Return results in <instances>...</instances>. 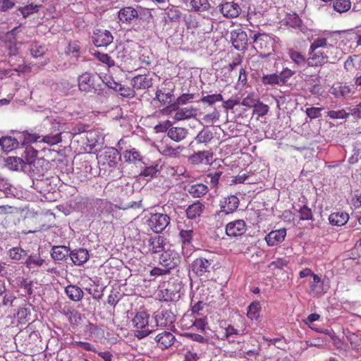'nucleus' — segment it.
<instances>
[{"label":"nucleus","mask_w":361,"mask_h":361,"mask_svg":"<svg viewBox=\"0 0 361 361\" xmlns=\"http://www.w3.org/2000/svg\"><path fill=\"white\" fill-rule=\"evenodd\" d=\"M120 159L119 152L114 147L106 148L97 156L99 164L104 168H116Z\"/></svg>","instance_id":"nucleus-4"},{"label":"nucleus","mask_w":361,"mask_h":361,"mask_svg":"<svg viewBox=\"0 0 361 361\" xmlns=\"http://www.w3.org/2000/svg\"><path fill=\"white\" fill-rule=\"evenodd\" d=\"M288 54L292 61L299 68H303L305 66L306 68L303 69V75H308V58L307 59L305 55L301 52L294 49H289Z\"/></svg>","instance_id":"nucleus-20"},{"label":"nucleus","mask_w":361,"mask_h":361,"mask_svg":"<svg viewBox=\"0 0 361 361\" xmlns=\"http://www.w3.org/2000/svg\"><path fill=\"white\" fill-rule=\"evenodd\" d=\"M149 319V314L146 312L135 314L132 320L133 326L136 329L134 333L135 337L142 339L152 333V331L148 329Z\"/></svg>","instance_id":"nucleus-2"},{"label":"nucleus","mask_w":361,"mask_h":361,"mask_svg":"<svg viewBox=\"0 0 361 361\" xmlns=\"http://www.w3.org/2000/svg\"><path fill=\"white\" fill-rule=\"evenodd\" d=\"M249 332L247 326L245 325L243 328H235L232 325H228L225 328L224 337L228 338L230 336L233 335L243 336L247 334Z\"/></svg>","instance_id":"nucleus-40"},{"label":"nucleus","mask_w":361,"mask_h":361,"mask_svg":"<svg viewBox=\"0 0 361 361\" xmlns=\"http://www.w3.org/2000/svg\"><path fill=\"white\" fill-rule=\"evenodd\" d=\"M164 239L162 236L157 235L144 240V249L146 253L156 254L164 250Z\"/></svg>","instance_id":"nucleus-13"},{"label":"nucleus","mask_w":361,"mask_h":361,"mask_svg":"<svg viewBox=\"0 0 361 361\" xmlns=\"http://www.w3.org/2000/svg\"><path fill=\"white\" fill-rule=\"evenodd\" d=\"M334 92H332L336 97H348L351 93V88L347 85H338L333 88Z\"/></svg>","instance_id":"nucleus-52"},{"label":"nucleus","mask_w":361,"mask_h":361,"mask_svg":"<svg viewBox=\"0 0 361 361\" xmlns=\"http://www.w3.org/2000/svg\"><path fill=\"white\" fill-rule=\"evenodd\" d=\"M16 142L11 137H4L0 139V145L3 150L10 152L15 148Z\"/></svg>","instance_id":"nucleus-53"},{"label":"nucleus","mask_w":361,"mask_h":361,"mask_svg":"<svg viewBox=\"0 0 361 361\" xmlns=\"http://www.w3.org/2000/svg\"><path fill=\"white\" fill-rule=\"evenodd\" d=\"M219 11L224 17L234 18L240 15L241 8L238 4L234 1H226L219 6Z\"/></svg>","instance_id":"nucleus-19"},{"label":"nucleus","mask_w":361,"mask_h":361,"mask_svg":"<svg viewBox=\"0 0 361 361\" xmlns=\"http://www.w3.org/2000/svg\"><path fill=\"white\" fill-rule=\"evenodd\" d=\"M188 192L194 197H201L208 192V188L202 183L195 184L190 187Z\"/></svg>","instance_id":"nucleus-39"},{"label":"nucleus","mask_w":361,"mask_h":361,"mask_svg":"<svg viewBox=\"0 0 361 361\" xmlns=\"http://www.w3.org/2000/svg\"><path fill=\"white\" fill-rule=\"evenodd\" d=\"M286 235V228L271 231L265 236V240L269 246H274L282 243Z\"/></svg>","instance_id":"nucleus-25"},{"label":"nucleus","mask_w":361,"mask_h":361,"mask_svg":"<svg viewBox=\"0 0 361 361\" xmlns=\"http://www.w3.org/2000/svg\"><path fill=\"white\" fill-rule=\"evenodd\" d=\"M212 133L209 130H201L196 137V140L200 143H206L212 139Z\"/></svg>","instance_id":"nucleus-62"},{"label":"nucleus","mask_w":361,"mask_h":361,"mask_svg":"<svg viewBox=\"0 0 361 361\" xmlns=\"http://www.w3.org/2000/svg\"><path fill=\"white\" fill-rule=\"evenodd\" d=\"M180 262V257L174 250L168 249L163 252L159 257V264L169 271L176 268Z\"/></svg>","instance_id":"nucleus-7"},{"label":"nucleus","mask_w":361,"mask_h":361,"mask_svg":"<svg viewBox=\"0 0 361 361\" xmlns=\"http://www.w3.org/2000/svg\"><path fill=\"white\" fill-rule=\"evenodd\" d=\"M171 221L170 217L162 213L152 214L149 220L148 226L157 233H161L169 225Z\"/></svg>","instance_id":"nucleus-5"},{"label":"nucleus","mask_w":361,"mask_h":361,"mask_svg":"<svg viewBox=\"0 0 361 361\" xmlns=\"http://www.w3.org/2000/svg\"><path fill=\"white\" fill-rule=\"evenodd\" d=\"M261 305L259 301L251 302L247 308V317L252 321H257L261 312Z\"/></svg>","instance_id":"nucleus-36"},{"label":"nucleus","mask_w":361,"mask_h":361,"mask_svg":"<svg viewBox=\"0 0 361 361\" xmlns=\"http://www.w3.org/2000/svg\"><path fill=\"white\" fill-rule=\"evenodd\" d=\"M41 6V4H34L32 3L24 6L19 7L18 11L23 15V18H27L35 13H37Z\"/></svg>","instance_id":"nucleus-45"},{"label":"nucleus","mask_w":361,"mask_h":361,"mask_svg":"<svg viewBox=\"0 0 361 361\" xmlns=\"http://www.w3.org/2000/svg\"><path fill=\"white\" fill-rule=\"evenodd\" d=\"M259 99L256 97L253 92H252L248 94L247 96L243 99L241 104L246 107L254 108L257 102H259Z\"/></svg>","instance_id":"nucleus-58"},{"label":"nucleus","mask_w":361,"mask_h":361,"mask_svg":"<svg viewBox=\"0 0 361 361\" xmlns=\"http://www.w3.org/2000/svg\"><path fill=\"white\" fill-rule=\"evenodd\" d=\"M116 57L120 63L119 67L123 71L131 73L139 68L137 60L130 56L126 49L118 51Z\"/></svg>","instance_id":"nucleus-9"},{"label":"nucleus","mask_w":361,"mask_h":361,"mask_svg":"<svg viewBox=\"0 0 361 361\" xmlns=\"http://www.w3.org/2000/svg\"><path fill=\"white\" fill-rule=\"evenodd\" d=\"M117 92H118L120 95L122 97L127 98H133L135 96V91L132 86L129 87L121 84L120 87L117 90Z\"/></svg>","instance_id":"nucleus-54"},{"label":"nucleus","mask_w":361,"mask_h":361,"mask_svg":"<svg viewBox=\"0 0 361 361\" xmlns=\"http://www.w3.org/2000/svg\"><path fill=\"white\" fill-rule=\"evenodd\" d=\"M178 239L181 243L182 245H190L192 243V240L194 237V230L192 225H181L178 226Z\"/></svg>","instance_id":"nucleus-24"},{"label":"nucleus","mask_w":361,"mask_h":361,"mask_svg":"<svg viewBox=\"0 0 361 361\" xmlns=\"http://www.w3.org/2000/svg\"><path fill=\"white\" fill-rule=\"evenodd\" d=\"M65 293L68 298L74 302L80 301L83 298V290L75 285H68L65 288Z\"/></svg>","instance_id":"nucleus-31"},{"label":"nucleus","mask_w":361,"mask_h":361,"mask_svg":"<svg viewBox=\"0 0 361 361\" xmlns=\"http://www.w3.org/2000/svg\"><path fill=\"white\" fill-rule=\"evenodd\" d=\"M190 5L192 9L197 12L207 11L210 8L208 0H191Z\"/></svg>","instance_id":"nucleus-43"},{"label":"nucleus","mask_w":361,"mask_h":361,"mask_svg":"<svg viewBox=\"0 0 361 361\" xmlns=\"http://www.w3.org/2000/svg\"><path fill=\"white\" fill-rule=\"evenodd\" d=\"M78 87L80 91L90 92L96 91L94 86V76L85 73L78 78Z\"/></svg>","instance_id":"nucleus-23"},{"label":"nucleus","mask_w":361,"mask_h":361,"mask_svg":"<svg viewBox=\"0 0 361 361\" xmlns=\"http://www.w3.org/2000/svg\"><path fill=\"white\" fill-rule=\"evenodd\" d=\"M118 17L122 23L130 24L134 20L138 18L139 13L133 6H126L119 10Z\"/></svg>","instance_id":"nucleus-21"},{"label":"nucleus","mask_w":361,"mask_h":361,"mask_svg":"<svg viewBox=\"0 0 361 361\" xmlns=\"http://www.w3.org/2000/svg\"><path fill=\"white\" fill-rule=\"evenodd\" d=\"M32 281L23 279L20 283V287L24 291L25 295H31L33 293Z\"/></svg>","instance_id":"nucleus-60"},{"label":"nucleus","mask_w":361,"mask_h":361,"mask_svg":"<svg viewBox=\"0 0 361 361\" xmlns=\"http://www.w3.org/2000/svg\"><path fill=\"white\" fill-rule=\"evenodd\" d=\"M61 132L59 130H54L49 134L41 135L42 137V142L48 144L50 146L57 145L61 142Z\"/></svg>","instance_id":"nucleus-38"},{"label":"nucleus","mask_w":361,"mask_h":361,"mask_svg":"<svg viewBox=\"0 0 361 361\" xmlns=\"http://www.w3.org/2000/svg\"><path fill=\"white\" fill-rule=\"evenodd\" d=\"M213 153L209 151H202L194 153L189 158L190 162L193 164L204 163L209 164L212 161Z\"/></svg>","instance_id":"nucleus-28"},{"label":"nucleus","mask_w":361,"mask_h":361,"mask_svg":"<svg viewBox=\"0 0 361 361\" xmlns=\"http://www.w3.org/2000/svg\"><path fill=\"white\" fill-rule=\"evenodd\" d=\"M114 40V37L107 30L96 29L93 32L92 42L97 47H106Z\"/></svg>","instance_id":"nucleus-10"},{"label":"nucleus","mask_w":361,"mask_h":361,"mask_svg":"<svg viewBox=\"0 0 361 361\" xmlns=\"http://www.w3.org/2000/svg\"><path fill=\"white\" fill-rule=\"evenodd\" d=\"M20 43H10L8 45V63L13 67V70L19 73H26L30 71V68L24 64L22 57L18 55Z\"/></svg>","instance_id":"nucleus-3"},{"label":"nucleus","mask_w":361,"mask_h":361,"mask_svg":"<svg viewBox=\"0 0 361 361\" xmlns=\"http://www.w3.org/2000/svg\"><path fill=\"white\" fill-rule=\"evenodd\" d=\"M349 219V215L345 212H336L329 216V221L333 226H341Z\"/></svg>","instance_id":"nucleus-29"},{"label":"nucleus","mask_w":361,"mask_h":361,"mask_svg":"<svg viewBox=\"0 0 361 361\" xmlns=\"http://www.w3.org/2000/svg\"><path fill=\"white\" fill-rule=\"evenodd\" d=\"M222 175L221 171H215L214 173H210L207 175V178H209V181L207 183L212 188H216L219 183V179Z\"/></svg>","instance_id":"nucleus-61"},{"label":"nucleus","mask_w":361,"mask_h":361,"mask_svg":"<svg viewBox=\"0 0 361 361\" xmlns=\"http://www.w3.org/2000/svg\"><path fill=\"white\" fill-rule=\"evenodd\" d=\"M171 97L170 93H166L162 90L156 92V99L163 105L171 102Z\"/></svg>","instance_id":"nucleus-63"},{"label":"nucleus","mask_w":361,"mask_h":361,"mask_svg":"<svg viewBox=\"0 0 361 361\" xmlns=\"http://www.w3.org/2000/svg\"><path fill=\"white\" fill-rule=\"evenodd\" d=\"M262 82L264 85H278L281 82V78L276 73H272L269 75H264L262 78Z\"/></svg>","instance_id":"nucleus-51"},{"label":"nucleus","mask_w":361,"mask_h":361,"mask_svg":"<svg viewBox=\"0 0 361 361\" xmlns=\"http://www.w3.org/2000/svg\"><path fill=\"white\" fill-rule=\"evenodd\" d=\"M299 219L302 221L312 220L313 214L312 209L306 205L301 207L299 210Z\"/></svg>","instance_id":"nucleus-56"},{"label":"nucleus","mask_w":361,"mask_h":361,"mask_svg":"<svg viewBox=\"0 0 361 361\" xmlns=\"http://www.w3.org/2000/svg\"><path fill=\"white\" fill-rule=\"evenodd\" d=\"M220 113L216 109H214V110L205 114L203 118V122L207 126H212L214 123L217 121L219 119Z\"/></svg>","instance_id":"nucleus-50"},{"label":"nucleus","mask_w":361,"mask_h":361,"mask_svg":"<svg viewBox=\"0 0 361 361\" xmlns=\"http://www.w3.org/2000/svg\"><path fill=\"white\" fill-rule=\"evenodd\" d=\"M154 340L157 347L164 350L171 346L174 343L176 338L171 332L164 331L158 334Z\"/></svg>","instance_id":"nucleus-22"},{"label":"nucleus","mask_w":361,"mask_h":361,"mask_svg":"<svg viewBox=\"0 0 361 361\" xmlns=\"http://www.w3.org/2000/svg\"><path fill=\"white\" fill-rule=\"evenodd\" d=\"M253 43L255 49L261 54H269L272 49V38L267 34L258 33L254 35Z\"/></svg>","instance_id":"nucleus-8"},{"label":"nucleus","mask_w":361,"mask_h":361,"mask_svg":"<svg viewBox=\"0 0 361 361\" xmlns=\"http://www.w3.org/2000/svg\"><path fill=\"white\" fill-rule=\"evenodd\" d=\"M350 349L356 354L361 355V335L349 333L346 336Z\"/></svg>","instance_id":"nucleus-33"},{"label":"nucleus","mask_w":361,"mask_h":361,"mask_svg":"<svg viewBox=\"0 0 361 361\" xmlns=\"http://www.w3.org/2000/svg\"><path fill=\"white\" fill-rule=\"evenodd\" d=\"M166 14L170 21L176 22L180 18L181 12L177 6L171 5L167 7Z\"/></svg>","instance_id":"nucleus-48"},{"label":"nucleus","mask_w":361,"mask_h":361,"mask_svg":"<svg viewBox=\"0 0 361 361\" xmlns=\"http://www.w3.org/2000/svg\"><path fill=\"white\" fill-rule=\"evenodd\" d=\"M338 47L328 43L324 37L314 39L308 51V66L319 68L327 63H334L337 60Z\"/></svg>","instance_id":"nucleus-1"},{"label":"nucleus","mask_w":361,"mask_h":361,"mask_svg":"<svg viewBox=\"0 0 361 361\" xmlns=\"http://www.w3.org/2000/svg\"><path fill=\"white\" fill-rule=\"evenodd\" d=\"M123 156L125 161L129 164H136L142 159L141 154L135 148L124 151Z\"/></svg>","instance_id":"nucleus-37"},{"label":"nucleus","mask_w":361,"mask_h":361,"mask_svg":"<svg viewBox=\"0 0 361 361\" xmlns=\"http://www.w3.org/2000/svg\"><path fill=\"white\" fill-rule=\"evenodd\" d=\"M195 322V315L194 314L186 313L180 320V325L183 329H190L194 326Z\"/></svg>","instance_id":"nucleus-46"},{"label":"nucleus","mask_w":361,"mask_h":361,"mask_svg":"<svg viewBox=\"0 0 361 361\" xmlns=\"http://www.w3.org/2000/svg\"><path fill=\"white\" fill-rule=\"evenodd\" d=\"M288 264V261L285 258H277L276 260L272 261L269 265L268 267L271 269H281L283 267H286Z\"/></svg>","instance_id":"nucleus-64"},{"label":"nucleus","mask_w":361,"mask_h":361,"mask_svg":"<svg viewBox=\"0 0 361 361\" xmlns=\"http://www.w3.org/2000/svg\"><path fill=\"white\" fill-rule=\"evenodd\" d=\"M70 257L75 265H82L89 259V252L85 248L74 250L70 252Z\"/></svg>","instance_id":"nucleus-27"},{"label":"nucleus","mask_w":361,"mask_h":361,"mask_svg":"<svg viewBox=\"0 0 361 361\" xmlns=\"http://www.w3.org/2000/svg\"><path fill=\"white\" fill-rule=\"evenodd\" d=\"M173 111H176L173 119L176 121L190 118L196 115V110L195 109L191 107L179 109L176 104H173L166 108H164L161 110V113L164 115H169Z\"/></svg>","instance_id":"nucleus-6"},{"label":"nucleus","mask_w":361,"mask_h":361,"mask_svg":"<svg viewBox=\"0 0 361 361\" xmlns=\"http://www.w3.org/2000/svg\"><path fill=\"white\" fill-rule=\"evenodd\" d=\"M70 250L66 246H54L51 249V257L54 260L62 261L70 255Z\"/></svg>","instance_id":"nucleus-35"},{"label":"nucleus","mask_w":361,"mask_h":361,"mask_svg":"<svg viewBox=\"0 0 361 361\" xmlns=\"http://www.w3.org/2000/svg\"><path fill=\"white\" fill-rule=\"evenodd\" d=\"M247 230L244 220L238 219L229 222L226 226V233L228 236L237 237L243 235Z\"/></svg>","instance_id":"nucleus-18"},{"label":"nucleus","mask_w":361,"mask_h":361,"mask_svg":"<svg viewBox=\"0 0 361 361\" xmlns=\"http://www.w3.org/2000/svg\"><path fill=\"white\" fill-rule=\"evenodd\" d=\"M204 209V205L200 201H196L187 208V218L189 219H195L201 216Z\"/></svg>","instance_id":"nucleus-30"},{"label":"nucleus","mask_w":361,"mask_h":361,"mask_svg":"<svg viewBox=\"0 0 361 361\" xmlns=\"http://www.w3.org/2000/svg\"><path fill=\"white\" fill-rule=\"evenodd\" d=\"M352 6L350 0H335L333 2V8L334 11L339 13L348 11Z\"/></svg>","instance_id":"nucleus-42"},{"label":"nucleus","mask_w":361,"mask_h":361,"mask_svg":"<svg viewBox=\"0 0 361 361\" xmlns=\"http://www.w3.org/2000/svg\"><path fill=\"white\" fill-rule=\"evenodd\" d=\"M285 24L293 28H299L301 27L302 20L295 13H288L285 18Z\"/></svg>","instance_id":"nucleus-44"},{"label":"nucleus","mask_w":361,"mask_h":361,"mask_svg":"<svg viewBox=\"0 0 361 361\" xmlns=\"http://www.w3.org/2000/svg\"><path fill=\"white\" fill-rule=\"evenodd\" d=\"M153 79L149 73L140 74L131 79L130 85L136 90H145L152 86Z\"/></svg>","instance_id":"nucleus-16"},{"label":"nucleus","mask_w":361,"mask_h":361,"mask_svg":"<svg viewBox=\"0 0 361 361\" xmlns=\"http://www.w3.org/2000/svg\"><path fill=\"white\" fill-rule=\"evenodd\" d=\"M30 51L34 58H38L44 56L47 51V48L39 42L34 41L30 44Z\"/></svg>","instance_id":"nucleus-41"},{"label":"nucleus","mask_w":361,"mask_h":361,"mask_svg":"<svg viewBox=\"0 0 361 361\" xmlns=\"http://www.w3.org/2000/svg\"><path fill=\"white\" fill-rule=\"evenodd\" d=\"M44 262V260L40 257L33 258L30 257L26 259L25 265L31 269L42 266Z\"/></svg>","instance_id":"nucleus-59"},{"label":"nucleus","mask_w":361,"mask_h":361,"mask_svg":"<svg viewBox=\"0 0 361 361\" xmlns=\"http://www.w3.org/2000/svg\"><path fill=\"white\" fill-rule=\"evenodd\" d=\"M312 278L313 280L309 285V293L313 297H320L326 293V290L322 288L323 282L317 274H314Z\"/></svg>","instance_id":"nucleus-26"},{"label":"nucleus","mask_w":361,"mask_h":361,"mask_svg":"<svg viewBox=\"0 0 361 361\" xmlns=\"http://www.w3.org/2000/svg\"><path fill=\"white\" fill-rule=\"evenodd\" d=\"M36 162H25L21 158L17 157H9L6 159V167L11 171H25L27 169H31L32 166H35Z\"/></svg>","instance_id":"nucleus-17"},{"label":"nucleus","mask_w":361,"mask_h":361,"mask_svg":"<svg viewBox=\"0 0 361 361\" xmlns=\"http://www.w3.org/2000/svg\"><path fill=\"white\" fill-rule=\"evenodd\" d=\"M231 40L235 49L243 50L247 44V33L241 28L235 29L231 32Z\"/></svg>","instance_id":"nucleus-15"},{"label":"nucleus","mask_w":361,"mask_h":361,"mask_svg":"<svg viewBox=\"0 0 361 361\" xmlns=\"http://www.w3.org/2000/svg\"><path fill=\"white\" fill-rule=\"evenodd\" d=\"M154 318L157 326L163 328L173 327V323L176 321V315L173 312L165 309L158 312Z\"/></svg>","instance_id":"nucleus-12"},{"label":"nucleus","mask_w":361,"mask_h":361,"mask_svg":"<svg viewBox=\"0 0 361 361\" xmlns=\"http://www.w3.org/2000/svg\"><path fill=\"white\" fill-rule=\"evenodd\" d=\"M167 134L172 140L178 142L186 137L188 130L184 128L171 127Z\"/></svg>","instance_id":"nucleus-34"},{"label":"nucleus","mask_w":361,"mask_h":361,"mask_svg":"<svg viewBox=\"0 0 361 361\" xmlns=\"http://www.w3.org/2000/svg\"><path fill=\"white\" fill-rule=\"evenodd\" d=\"M223 101V96L221 94H213L204 96L201 98V102L209 105H212L217 102Z\"/></svg>","instance_id":"nucleus-57"},{"label":"nucleus","mask_w":361,"mask_h":361,"mask_svg":"<svg viewBox=\"0 0 361 361\" xmlns=\"http://www.w3.org/2000/svg\"><path fill=\"white\" fill-rule=\"evenodd\" d=\"M180 149L181 147L180 146L176 148H173L162 142L159 146V150L164 156L172 157L176 156L178 153H179V149Z\"/></svg>","instance_id":"nucleus-49"},{"label":"nucleus","mask_w":361,"mask_h":361,"mask_svg":"<svg viewBox=\"0 0 361 361\" xmlns=\"http://www.w3.org/2000/svg\"><path fill=\"white\" fill-rule=\"evenodd\" d=\"M269 110V106L267 104L262 103L259 99V102H257L256 105L254 106L253 114H256L259 117L264 116L268 113Z\"/></svg>","instance_id":"nucleus-55"},{"label":"nucleus","mask_w":361,"mask_h":361,"mask_svg":"<svg viewBox=\"0 0 361 361\" xmlns=\"http://www.w3.org/2000/svg\"><path fill=\"white\" fill-rule=\"evenodd\" d=\"M94 56L102 63L106 65L109 68L115 66L114 60L108 54L100 51L94 53Z\"/></svg>","instance_id":"nucleus-47"},{"label":"nucleus","mask_w":361,"mask_h":361,"mask_svg":"<svg viewBox=\"0 0 361 361\" xmlns=\"http://www.w3.org/2000/svg\"><path fill=\"white\" fill-rule=\"evenodd\" d=\"M212 269V260L204 257H198L195 259L191 264L192 271L197 276H205L209 273Z\"/></svg>","instance_id":"nucleus-14"},{"label":"nucleus","mask_w":361,"mask_h":361,"mask_svg":"<svg viewBox=\"0 0 361 361\" xmlns=\"http://www.w3.org/2000/svg\"><path fill=\"white\" fill-rule=\"evenodd\" d=\"M40 137L41 135L39 133L29 132L28 130L23 131L18 135V139L23 145H30L37 142Z\"/></svg>","instance_id":"nucleus-32"},{"label":"nucleus","mask_w":361,"mask_h":361,"mask_svg":"<svg viewBox=\"0 0 361 361\" xmlns=\"http://www.w3.org/2000/svg\"><path fill=\"white\" fill-rule=\"evenodd\" d=\"M239 199L237 196L231 195L223 197L219 202L220 211L219 214L224 213L229 214L233 213L239 207Z\"/></svg>","instance_id":"nucleus-11"}]
</instances>
